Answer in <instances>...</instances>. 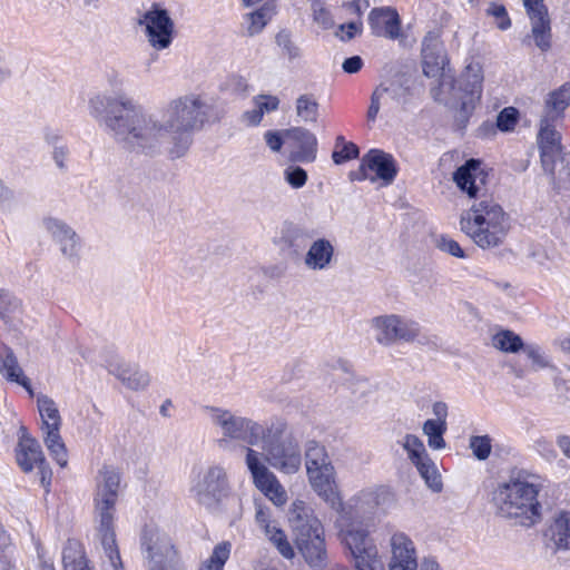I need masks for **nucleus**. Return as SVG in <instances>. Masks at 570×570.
Here are the masks:
<instances>
[{
	"label": "nucleus",
	"mask_w": 570,
	"mask_h": 570,
	"mask_svg": "<svg viewBox=\"0 0 570 570\" xmlns=\"http://www.w3.org/2000/svg\"><path fill=\"white\" fill-rule=\"evenodd\" d=\"M204 101L189 92L170 99L160 110H146L134 99L98 94L89 99V114L127 151L146 157L163 153L183 157L191 135L202 125Z\"/></svg>",
	"instance_id": "nucleus-1"
},
{
	"label": "nucleus",
	"mask_w": 570,
	"mask_h": 570,
	"mask_svg": "<svg viewBox=\"0 0 570 570\" xmlns=\"http://www.w3.org/2000/svg\"><path fill=\"white\" fill-rule=\"evenodd\" d=\"M120 485L119 471L112 466H104L97 476L94 499V518L106 561L105 570H121L122 562L116 542L115 513Z\"/></svg>",
	"instance_id": "nucleus-2"
},
{
	"label": "nucleus",
	"mask_w": 570,
	"mask_h": 570,
	"mask_svg": "<svg viewBox=\"0 0 570 570\" xmlns=\"http://www.w3.org/2000/svg\"><path fill=\"white\" fill-rule=\"evenodd\" d=\"M542 483L538 475L518 474L498 485L493 503L499 515L513 520L522 527H532L541 519L538 499Z\"/></svg>",
	"instance_id": "nucleus-3"
},
{
	"label": "nucleus",
	"mask_w": 570,
	"mask_h": 570,
	"mask_svg": "<svg viewBox=\"0 0 570 570\" xmlns=\"http://www.w3.org/2000/svg\"><path fill=\"white\" fill-rule=\"evenodd\" d=\"M460 229L478 247L491 249L501 246L510 229L511 219L502 206L493 199L474 200L461 213Z\"/></svg>",
	"instance_id": "nucleus-4"
},
{
	"label": "nucleus",
	"mask_w": 570,
	"mask_h": 570,
	"mask_svg": "<svg viewBox=\"0 0 570 570\" xmlns=\"http://www.w3.org/2000/svg\"><path fill=\"white\" fill-rule=\"evenodd\" d=\"M259 439L264 464L271 465L282 474L293 475L301 471L302 450L298 441L288 434L285 419L273 417L266 422Z\"/></svg>",
	"instance_id": "nucleus-5"
},
{
	"label": "nucleus",
	"mask_w": 570,
	"mask_h": 570,
	"mask_svg": "<svg viewBox=\"0 0 570 570\" xmlns=\"http://www.w3.org/2000/svg\"><path fill=\"white\" fill-rule=\"evenodd\" d=\"M305 469L308 484L332 509L343 505L336 485V471L324 445L308 441L305 446Z\"/></svg>",
	"instance_id": "nucleus-6"
},
{
	"label": "nucleus",
	"mask_w": 570,
	"mask_h": 570,
	"mask_svg": "<svg viewBox=\"0 0 570 570\" xmlns=\"http://www.w3.org/2000/svg\"><path fill=\"white\" fill-rule=\"evenodd\" d=\"M204 412L222 433L218 440L220 448H226L230 441H246L252 446L257 444L264 429L258 422L219 406H205Z\"/></svg>",
	"instance_id": "nucleus-7"
},
{
	"label": "nucleus",
	"mask_w": 570,
	"mask_h": 570,
	"mask_svg": "<svg viewBox=\"0 0 570 570\" xmlns=\"http://www.w3.org/2000/svg\"><path fill=\"white\" fill-rule=\"evenodd\" d=\"M375 343L384 348L399 343L412 344L421 336L419 322L396 313L381 314L370 321Z\"/></svg>",
	"instance_id": "nucleus-8"
},
{
	"label": "nucleus",
	"mask_w": 570,
	"mask_h": 570,
	"mask_svg": "<svg viewBox=\"0 0 570 570\" xmlns=\"http://www.w3.org/2000/svg\"><path fill=\"white\" fill-rule=\"evenodd\" d=\"M340 537L357 570H383L377 547L367 529L351 522L341 529Z\"/></svg>",
	"instance_id": "nucleus-9"
},
{
	"label": "nucleus",
	"mask_w": 570,
	"mask_h": 570,
	"mask_svg": "<svg viewBox=\"0 0 570 570\" xmlns=\"http://www.w3.org/2000/svg\"><path fill=\"white\" fill-rule=\"evenodd\" d=\"M452 81V91L459 99L460 127L463 128L482 98L484 72L481 63L470 62L458 79Z\"/></svg>",
	"instance_id": "nucleus-10"
},
{
	"label": "nucleus",
	"mask_w": 570,
	"mask_h": 570,
	"mask_svg": "<svg viewBox=\"0 0 570 570\" xmlns=\"http://www.w3.org/2000/svg\"><path fill=\"white\" fill-rule=\"evenodd\" d=\"M141 549L149 570H184L171 539L156 527H146Z\"/></svg>",
	"instance_id": "nucleus-11"
},
{
	"label": "nucleus",
	"mask_w": 570,
	"mask_h": 570,
	"mask_svg": "<svg viewBox=\"0 0 570 570\" xmlns=\"http://www.w3.org/2000/svg\"><path fill=\"white\" fill-rule=\"evenodd\" d=\"M245 464L250 473L254 485L277 508H283L288 495L276 474L264 464L258 450L245 446Z\"/></svg>",
	"instance_id": "nucleus-12"
},
{
	"label": "nucleus",
	"mask_w": 570,
	"mask_h": 570,
	"mask_svg": "<svg viewBox=\"0 0 570 570\" xmlns=\"http://www.w3.org/2000/svg\"><path fill=\"white\" fill-rule=\"evenodd\" d=\"M226 471L220 466H209L199 471L191 483L190 493L202 505L212 508L227 495Z\"/></svg>",
	"instance_id": "nucleus-13"
},
{
	"label": "nucleus",
	"mask_w": 570,
	"mask_h": 570,
	"mask_svg": "<svg viewBox=\"0 0 570 570\" xmlns=\"http://www.w3.org/2000/svg\"><path fill=\"white\" fill-rule=\"evenodd\" d=\"M145 28L148 43L155 50L168 49L175 35V23L169 12L158 4H153L139 19Z\"/></svg>",
	"instance_id": "nucleus-14"
},
{
	"label": "nucleus",
	"mask_w": 570,
	"mask_h": 570,
	"mask_svg": "<svg viewBox=\"0 0 570 570\" xmlns=\"http://www.w3.org/2000/svg\"><path fill=\"white\" fill-rule=\"evenodd\" d=\"M294 542L309 567L321 570L326 564L324 528L321 521L292 530Z\"/></svg>",
	"instance_id": "nucleus-15"
},
{
	"label": "nucleus",
	"mask_w": 570,
	"mask_h": 570,
	"mask_svg": "<svg viewBox=\"0 0 570 570\" xmlns=\"http://www.w3.org/2000/svg\"><path fill=\"white\" fill-rule=\"evenodd\" d=\"M16 459L18 465L26 473L39 469L42 485L47 487L51 481V470L46 461L43 451L37 439L28 434L24 430L19 438L16 449Z\"/></svg>",
	"instance_id": "nucleus-16"
},
{
	"label": "nucleus",
	"mask_w": 570,
	"mask_h": 570,
	"mask_svg": "<svg viewBox=\"0 0 570 570\" xmlns=\"http://www.w3.org/2000/svg\"><path fill=\"white\" fill-rule=\"evenodd\" d=\"M362 179L381 181L382 186L391 185L397 175V165L394 157L381 149H371L361 161Z\"/></svg>",
	"instance_id": "nucleus-17"
},
{
	"label": "nucleus",
	"mask_w": 570,
	"mask_h": 570,
	"mask_svg": "<svg viewBox=\"0 0 570 570\" xmlns=\"http://www.w3.org/2000/svg\"><path fill=\"white\" fill-rule=\"evenodd\" d=\"M531 24V38L542 52L552 46L551 18L544 0H522Z\"/></svg>",
	"instance_id": "nucleus-18"
},
{
	"label": "nucleus",
	"mask_w": 570,
	"mask_h": 570,
	"mask_svg": "<svg viewBox=\"0 0 570 570\" xmlns=\"http://www.w3.org/2000/svg\"><path fill=\"white\" fill-rule=\"evenodd\" d=\"M42 229L50 235L63 257L75 261L80 257L81 243L77 233L62 219L47 216L41 220Z\"/></svg>",
	"instance_id": "nucleus-19"
},
{
	"label": "nucleus",
	"mask_w": 570,
	"mask_h": 570,
	"mask_svg": "<svg viewBox=\"0 0 570 570\" xmlns=\"http://www.w3.org/2000/svg\"><path fill=\"white\" fill-rule=\"evenodd\" d=\"M387 570H417V551L413 540L404 532L395 531L389 539Z\"/></svg>",
	"instance_id": "nucleus-20"
},
{
	"label": "nucleus",
	"mask_w": 570,
	"mask_h": 570,
	"mask_svg": "<svg viewBox=\"0 0 570 570\" xmlns=\"http://www.w3.org/2000/svg\"><path fill=\"white\" fill-rule=\"evenodd\" d=\"M107 371L116 376L125 387L131 391H144L150 384V374L146 370L127 362L119 355L106 360Z\"/></svg>",
	"instance_id": "nucleus-21"
},
{
	"label": "nucleus",
	"mask_w": 570,
	"mask_h": 570,
	"mask_svg": "<svg viewBox=\"0 0 570 570\" xmlns=\"http://www.w3.org/2000/svg\"><path fill=\"white\" fill-rule=\"evenodd\" d=\"M453 181L469 198L476 199L485 191L487 173L478 159H469L453 173Z\"/></svg>",
	"instance_id": "nucleus-22"
},
{
	"label": "nucleus",
	"mask_w": 570,
	"mask_h": 570,
	"mask_svg": "<svg viewBox=\"0 0 570 570\" xmlns=\"http://www.w3.org/2000/svg\"><path fill=\"white\" fill-rule=\"evenodd\" d=\"M560 134L547 118L541 119L538 132V146L541 163L546 171L552 174L557 158L562 153Z\"/></svg>",
	"instance_id": "nucleus-23"
},
{
	"label": "nucleus",
	"mask_w": 570,
	"mask_h": 570,
	"mask_svg": "<svg viewBox=\"0 0 570 570\" xmlns=\"http://www.w3.org/2000/svg\"><path fill=\"white\" fill-rule=\"evenodd\" d=\"M368 24L376 37L397 39L401 36V19L391 7L373 8L368 13Z\"/></svg>",
	"instance_id": "nucleus-24"
},
{
	"label": "nucleus",
	"mask_w": 570,
	"mask_h": 570,
	"mask_svg": "<svg viewBox=\"0 0 570 570\" xmlns=\"http://www.w3.org/2000/svg\"><path fill=\"white\" fill-rule=\"evenodd\" d=\"M304 266L311 272H323L330 269L335 263V247L333 243L320 237L314 239L303 258Z\"/></svg>",
	"instance_id": "nucleus-25"
},
{
	"label": "nucleus",
	"mask_w": 570,
	"mask_h": 570,
	"mask_svg": "<svg viewBox=\"0 0 570 570\" xmlns=\"http://www.w3.org/2000/svg\"><path fill=\"white\" fill-rule=\"evenodd\" d=\"M284 135L293 141L294 150L291 159L298 163H313L317 157V139L308 129L295 127L284 131Z\"/></svg>",
	"instance_id": "nucleus-26"
},
{
	"label": "nucleus",
	"mask_w": 570,
	"mask_h": 570,
	"mask_svg": "<svg viewBox=\"0 0 570 570\" xmlns=\"http://www.w3.org/2000/svg\"><path fill=\"white\" fill-rule=\"evenodd\" d=\"M392 493L384 485H371L358 491L352 499V507L360 513H374L379 508L389 503Z\"/></svg>",
	"instance_id": "nucleus-27"
},
{
	"label": "nucleus",
	"mask_w": 570,
	"mask_h": 570,
	"mask_svg": "<svg viewBox=\"0 0 570 570\" xmlns=\"http://www.w3.org/2000/svg\"><path fill=\"white\" fill-rule=\"evenodd\" d=\"M445 56L435 36L428 35L422 41V66L428 77H438L444 68Z\"/></svg>",
	"instance_id": "nucleus-28"
},
{
	"label": "nucleus",
	"mask_w": 570,
	"mask_h": 570,
	"mask_svg": "<svg viewBox=\"0 0 570 570\" xmlns=\"http://www.w3.org/2000/svg\"><path fill=\"white\" fill-rule=\"evenodd\" d=\"M0 373L7 381L21 385L33 395L30 380L24 375L13 352L7 347L0 350Z\"/></svg>",
	"instance_id": "nucleus-29"
},
{
	"label": "nucleus",
	"mask_w": 570,
	"mask_h": 570,
	"mask_svg": "<svg viewBox=\"0 0 570 570\" xmlns=\"http://www.w3.org/2000/svg\"><path fill=\"white\" fill-rule=\"evenodd\" d=\"M399 91L400 88L395 85L377 87L371 97V105L367 110L368 120L374 121L381 108L390 110L397 106Z\"/></svg>",
	"instance_id": "nucleus-30"
},
{
	"label": "nucleus",
	"mask_w": 570,
	"mask_h": 570,
	"mask_svg": "<svg viewBox=\"0 0 570 570\" xmlns=\"http://www.w3.org/2000/svg\"><path fill=\"white\" fill-rule=\"evenodd\" d=\"M37 409L40 416V431L61 428L62 419L57 403L46 394L37 395Z\"/></svg>",
	"instance_id": "nucleus-31"
},
{
	"label": "nucleus",
	"mask_w": 570,
	"mask_h": 570,
	"mask_svg": "<svg viewBox=\"0 0 570 570\" xmlns=\"http://www.w3.org/2000/svg\"><path fill=\"white\" fill-rule=\"evenodd\" d=\"M61 428L41 430V438L49 454L61 468L68 464V451L60 434Z\"/></svg>",
	"instance_id": "nucleus-32"
},
{
	"label": "nucleus",
	"mask_w": 570,
	"mask_h": 570,
	"mask_svg": "<svg viewBox=\"0 0 570 570\" xmlns=\"http://www.w3.org/2000/svg\"><path fill=\"white\" fill-rule=\"evenodd\" d=\"M287 521L291 530L301 529L305 524L318 521L313 508L302 499H295L287 511Z\"/></svg>",
	"instance_id": "nucleus-33"
},
{
	"label": "nucleus",
	"mask_w": 570,
	"mask_h": 570,
	"mask_svg": "<svg viewBox=\"0 0 570 570\" xmlns=\"http://www.w3.org/2000/svg\"><path fill=\"white\" fill-rule=\"evenodd\" d=\"M453 87L452 80L443 78L436 86L431 88L430 92L434 101L444 105L454 112L455 121L460 126L459 99L452 91Z\"/></svg>",
	"instance_id": "nucleus-34"
},
{
	"label": "nucleus",
	"mask_w": 570,
	"mask_h": 570,
	"mask_svg": "<svg viewBox=\"0 0 570 570\" xmlns=\"http://www.w3.org/2000/svg\"><path fill=\"white\" fill-rule=\"evenodd\" d=\"M275 14V4L266 2L257 10L245 16L246 33L249 37L261 33Z\"/></svg>",
	"instance_id": "nucleus-35"
},
{
	"label": "nucleus",
	"mask_w": 570,
	"mask_h": 570,
	"mask_svg": "<svg viewBox=\"0 0 570 570\" xmlns=\"http://www.w3.org/2000/svg\"><path fill=\"white\" fill-rule=\"evenodd\" d=\"M546 111L559 117L570 106V83H563L550 91L544 100Z\"/></svg>",
	"instance_id": "nucleus-36"
},
{
	"label": "nucleus",
	"mask_w": 570,
	"mask_h": 570,
	"mask_svg": "<svg viewBox=\"0 0 570 570\" xmlns=\"http://www.w3.org/2000/svg\"><path fill=\"white\" fill-rule=\"evenodd\" d=\"M264 534L266 539L277 549L283 558L291 560L295 557L294 548L291 544L287 534L278 525V523H274L268 529H266Z\"/></svg>",
	"instance_id": "nucleus-37"
},
{
	"label": "nucleus",
	"mask_w": 570,
	"mask_h": 570,
	"mask_svg": "<svg viewBox=\"0 0 570 570\" xmlns=\"http://www.w3.org/2000/svg\"><path fill=\"white\" fill-rule=\"evenodd\" d=\"M549 532L551 540L558 548H570V518L567 513H561L554 519Z\"/></svg>",
	"instance_id": "nucleus-38"
},
{
	"label": "nucleus",
	"mask_w": 570,
	"mask_h": 570,
	"mask_svg": "<svg viewBox=\"0 0 570 570\" xmlns=\"http://www.w3.org/2000/svg\"><path fill=\"white\" fill-rule=\"evenodd\" d=\"M62 562L65 570H90L81 546L78 542H69L63 549Z\"/></svg>",
	"instance_id": "nucleus-39"
},
{
	"label": "nucleus",
	"mask_w": 570,
	"mask_h": 570,
	"mask_svg": "<svg viewBox=\"0 0 570 570\" xmlns=\"http://www.w3.org/2000/svg\"><path fill=\"white\" fill-rule=\"evenodd\" d=\"M318 101L311 94H304L297 97L295 109L297 117L304 122H315L318 118Z\"/></svg>",
	"instance_id": "nucleus-40"
},
{
	"label": "nucleus",
	"mask_w": 570,
	"mask_h": 570,
	"mask_svg": "<svg viewBox=\"0 0 570 570\" xmlns=\"http://www.w3.org/2000/svg\"><path fill=\"white\" fill-rule=\"evenodd\" d=\"M397 443L407 454V459L416 464L429 456L423 441L415 434L406 433Z\"/></svg>",
	"instance_id": "nucleus-41"
},
{
	"label": "nucleus",
	"mask_w": 570,
	"mask_h": 570,
	"mask_svg": "<svg viewBox=\"0 0 570 570\" xmlns=\"http://www.w3.org/2000/svg\"><path fill=\"white\" fill-rule=\"evenodd\" d=\"M446 424H442V422L426 420L423 423L422 432L426 436L428 445L432 450H442L445 448L446 443L443 435L446 432Z\"/></svg>",
	"instance_id": "nucleus-42"
},
{
	"label": "nucleus",
	"mask_w": 570,
	"mask_h": 570,
	"mask_svg": "<svg viewBox=\"0 0 570 570\" xmlns=\"http://www.w3.org/2000/svg\"><path fill=\"white\" fill-rule=\"evenodd\" d=\"M492 342L495 348L507 353H517L525 346L519 335L508 330L497 333Z\"/></svg>",
	"instance_id": "nucleus-43"
},
{
	"label": "nucleus",
	"mask_w": 570,
	"mask_h": 570,
	"mask_svg": "<svg viewBox=\"0 0 570 570\" xmlns=\"http://www.w3.org/2000/svg\"><path fill=\"white\" fill-rule=\"evenodd\" d=\"M420 473V475L424 479L426 485L434 492H440L442 490V480L441 476L432 462V460L428 456L425 460L420 461L414 464Z\"/></svg>",
	"instance_id": "nucleus-44"
},
{
	"label": "nucleus",
	"mask_w": 570,
	"mask_h": 570,
	"mask_svg": "<svg viewBox=\"0 0 570 570\" xmlns=\"http://www.w3.org/2000/svg\"><path fill=\"white\" fill-rule=\"evenodd\" d=\"M20 314V302L9 292L0 291V318L6 323Z\"/></svg>",
	"instance_id": "nucleus-45"
},
{
	"label": "nucleus",
	"mask_w": 570,
	"mask_h": 570,
	"mask_svg": "<svg viewBox=\"0 0 570 570\" xmlns=\"http://www.w3.org/2000/svg\"><path fill=\"white\" fill-rule=\"evenodd\" d=\"M232 544L222 542L214 548L210 558L205 562L200 570H223V567L229 558Z\"/></svg>",
	"instance_id": "nucleus-46"
},
{
	"label": "nucleus",
	"mask_w": 570,
	"mask_h": 570,
	"mask_svg": "<svg viewBox=\"0 0 570 570\" xmlns=\"http://www.w3.org/2000/svg\"><path fill=\"white\" fill-rule=\"evenodd\" d=\"M519 120V110L514 107H505L498 114L495 125L501 132H512Z\"/></svg>",
	"instance_id": "nucleus-47"
},
{
	"label": "nucleus",
	"mask_w": 570,
	"mask_h": 570,
	"mask_svg": "<svg viewBox=\"0 0 570 570\" xmlns=\"http://www.w3.org/2000/svg\"><path fill=\"white\" fill-rule=\"evenodd\" d=\"M311 3L313 21L322 29L327 30L333 26V19L322 0H308Z\"/></svg>",
	"instance_id": "nucleus-48"
},
{
	"label": "nucleus",
	"mask_w": 570,
	"mask_h": 570,
	"mask_svg": "<svg viewBox=\"0 0 570 570\" xmlns=\"http://www.w3.org/2000/svg\"><path fill=\"white\" fill-rule=\"evenodd\" d=\"M523 352L531 361L534 371H539L550 366V358L544 351L535 344H528L523 347Z\"/></svg>",
	"instance_id": "nucleus-49"
},
{
	"label": "nucleus",
	"mask_w": 570,
	"mask_h": 570,
	"mask_svg": "<svg viewBox=\"0 0 570 570\" xmlns=\"http://www.w3.org/2000/svg\"><path fill=\"white\" fill-rule=\"evenodd\" d=\"M469 446L478 460H487L492 450V441L488 435H475L470 438Z\"/></svg>",
	"instance_id": "nucleus-50"
},
{
	"label": "nucleus",
	"mask_w": 570,
	"mask_h": 570,
	"mask_svg": "<svg viewBox=\"0 0 570 570\" xmlns=\"http://www.w3.org/2000/svg\"><path fill=\"white\" fill-rule=\"evenodd\" d=\"M307 178L306 170L299 166L291 165L284 169V179L294 189L304 187Z\"/></svg>",
	"instance_id": "nucleus-51"
},
{
	"label": "nucleus",
	"mask_w": 570,
	"mask_h": 570,
	"mask_svg": "<svg viewBox=\"0 0 570 570\" xmlns=\"http://www.w3.org/2000/svg\"><path fill=\"white\" fill-rule=\"evenodd\" d=\"M275 42L289 59H296L301 56V49L292 41L288 32L279 31L275 37Z\"/></svg>",
	"instance_id": "nucleus-52"
},
{
	"label": "nucleus",
	"mask_w": 570,
	"mask_h": 570,
	"mask_svg": "<svg viewBox=\"0 0 570 570\" xmlns=\"http://www.w3.org/2000/svg\"><path fill=\"white\" fill-rule=\"evenodd\" d=\"M358 154L360 150L355 144L343 142L342 147H340L338 150L333 151L332 159L336 165H341L343 163L357 158Z\"/></svg>",
	"instance_id": "nucleus-53"
},
{
	"label": "nucleus",
	"mask_w": 570,
	"mask_h": 570,
	"mask_svg": "<svg viewBox=\"0 0 570 570\" xmlns=\"http://www.w3.org/2000/svg\"><path fill=\"white\" fill-rule=\"evenodd\" d=\"M255 521L263 532L274 523H277L272 520L269 508L262 503H256L255 505Z\"/></svg>",
	"instance_id": "nucleus-54"
},
{
	"label": "nucleus",
	"mask_w": 570,
	"mask_h": 570,
	"mask_svg": "<svg viewBox=\"0 0 570 570\" xmlns=\"http://www.w3.org/2000/svg\"><path fill=\"white\" fill-rule=\"evenodd\" d=\"M438 247L442 252L448 253L449 255H452L454 257H458V258H464L465 257L464 250L462 249L460 244L456 240L452 239V238L442 236L438 240Z\"/></svg>",
	"instance_id": "nucleus-55"
},
{
	"label": "nucleus",
	"mask_w": 570,
	"mask_h": 570,
	"mask_svg": "<svg viewBox=\"0 0 570 570\" xmlns=\"http://www.w3.org/2000/svg\"><path fill=\"white\" fill-rule=\"evenodd\" d=\"M488 13L493 16L497 19V26L501 30H507L511 26V20L508 16L505 8L501 4L492 3Z\"/></svg>",
	"instance_id": "nucleus-56"
},
{
	"label": "nucleus",
	"mask_w": 570,
	"mask_h": 570,
	"mask_svg": "<svg viewBox=\"0 0 570 570\" xmlns=\"http://www.w3.org/2000/svg\"><path fill=\"white\" fill-rule=\"evenodd\" d=\"M254 105L258 107L264 116L265 112H271L278 108L279 99L271 95H261L255 98Z\"/></svg>",
	"instance_id": "nucleus-57"
},
{
	"label": "nucleus",
	"mask_w": 570,
	"mask_h": 570,
	"mask_svg": "<svg viewBox=\"0 0 570 570\" xmlns=\"http://www.w3.org/2000/svg\"><path fill=\"white\" fill-rule=\"evenodd\" d=\"M13 204L12 191L0 180V214L10 212Z\"/></svg>",
	"instance_id": "nucleus-58"
},
{
	"label": "nucleus",
	"mask_w": 570,
	"mask_h": 570,
	"mask_svg": "<svg viewBox=\"0 0 570 570\" xmlns=\"http://www.w3.org/2000/svg\"><path fill=\"white\" fill-rule=\"evenodd\" d=\"M266 145L272 151H279L283 146V138L279 131L268 130L264 135Z\"/></svg>",
	"instance_id": "nucleus-59"
},
{
	"label": "nucleus",
	"mask_w": 570,
	"mask_h": 570,
	"mask_svg": "<svg viewBox=\"0 0 570 570\" xmlns=\"http://www.w3.org/2000/svg\"><path fill=\"white\" fill-rule=\"evenodd\" d=\"M432 413L435 419H431L434 422H442V424H446L448 417V405L444 402H435L432 405Z\"/></svg>",
	"instance_id": "nucleus-60"
},
{
	"label": "nucleus",
	"mask_w": 570,
	"mask_h": 570,
	"mask_svg": "<svg viewBox=\"0 0 570 570\" xmlns=\"http://www.w3.org/2000/svg\"><path fill=\"white\" fill-rule=\"evenodd\" d=\"M242 119L248 126H256L262 121L263 115L258 107L255 106L252 110L245 111Z\"/></svg>",
	"instance_id": "nucleus-61"
},
{
	"label": "nucleus",
	"mask_w": 570,
	"mask_h": 570,
	"mask_svg": "<svg viewBox=\"0 0 570 570\" xmlns=\"http://www.w3.org/2000/svg\"><path fill=\"white\" fill-rule=\"evenodd\" d=\"M363 60L358 56H353L344 60L342 68L347 73H355L361 70Z\"/></svg>",
	"instance_id": "nucleus-62"
},
{
	"label": "nucleus",
	"mask_w": 570,
	"mask_h": 570,
	"mask_svg": "<svg viewBox=\"0 0 570 570\" xmlns=\"http://www.w3.org/2000/svg\"><path fill=\"white\" fill-rule=\"evenodd\" d=\"M340 29L345 32V35L342 36V40L344 41L351 40L355 35H357L361 31L360 24L356 22L342 24Z\"/></svg>",
	"instance_id": "nucleus-63"
},
{
	"label": "nucleus",
	"mask_w": 570,
	"mask_h": 570,
	"mask_svg": "<svg viewBox=\"0 0 570 570\" xmlns=\"http://www.w3.org/2000/svg\"><path fill=\"white\" fill-rule=\"evenodd\" d=\"M556 443L563 455L570 460V436L564 434L559 435Z\"/></svg>",
	"instance_id": "nucleus-64"
}]
</instances>
